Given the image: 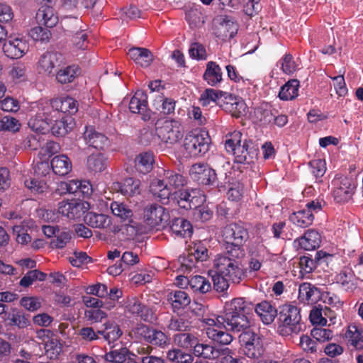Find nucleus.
Segmentation results:
<instances>
[{"instance_id":"f257e3e1","label":"nucleus","mask_w":363,"mask_h":363,"mask_svg":"<svg viewBox=\"0 0 363 363\" xmlns=\"http://www.w3.org/2000/svg\"><path fill=\"white\" fill-rule=\"evenodd\" d=\"M241 308L245 311L238 313L232 311L228 313L225 318L226 330L233 333H240L239 335V342L242 347L245 348L254 342H260L262 340L259 335L251 328L247 318V315L253 311L252 303L245 300V303H243ZM240 311L242 310L240 309Z\"/></svg>"},{"instance_id":"f03ea898","label":"nucleus","mask_w":363,"mask_h":363,"mask_svg":"<svg viewBox=\"0 0 363 363\" xmlns=\"http://www.w3.org/2000/svg\"><path fill=\"white\" fill-rule=\"evenodd\" d=\"M245 255V250L225 248V252L218 255L213 260L216 273L226 276L234 284L240 283L247 276V269L242 264Z\"/></svg>"},{"instance_id":"7ed1b4c3","label":"nucleus","mask_w":363,"mask_h":363,"mask_svg":"<svg viewBox=\"0 0 363 363\" xmlns=\"http://www.w3.org/2000/svg\"><path fill=\"white\" fill-rule=\"evenodd\" d=\"M242 134L235 130L226 135L225 147L228 152L235 157V162L240 164H250L258 155V148L252 140H242Z\"/></svg>"},{"instance_id":"20e7f679","label":"nucleus","mask_w":363,"mask_h":363,"mask_svg":"<svg viewBox=\"0 0 363 363\" xmlns=\"http://www.w3.org/2000/svg\"><path fill=\"white\" fill-rule=\"evenodd\" d=\"M187 180L182 174L172 170H164L162 179H154L150 184V191L163 204H168L171 194L184 187Z\"/></svg>"},{"instance_id":"39448f33","label":"nucleus","mask_w":363,"mask_h":363,"mask_svg":"<svg viewBox=\"0 0 363 363\" xmlns=\"http://www.w3.org/2000/svg\"><path fill=\"white\" fill-rule=\"evenodd\" d=\"M301 310L292 304H284L279 307L277 317V331L287 336L292 333H298L303 329Z\"/></svg>"},{"instance_id":"423d86ee","label":"nucleus","mask_w":363,"mask_h":363,"mask_svg":"<svg viewBox=\"0 0 363 363\" xmlns=\"http://www.w3.org/2000/svg\"><path fill=\"white\" fill-rule=\"evenodd\" d=\"M133 333L140 341L161 349L171 345V338L165 332L147 325L138 324L133 330Z\"/></svg>"},{"instance_id":"0eeeda50","label":"nucleus","mask_w":363,"mask_h":363,"mask_svg":"<svg viewBox=\"0 0 363 363\" xmlns=\"http://www.w3.org/2000/svg\"><path fill=\"white\" fill-rule=\"evenodd\" d=\"M222 236L225 244V249L245 250L243 244L248 240L249 233L242 223H232L224 227Z\"/></svg>"},{"instance_id":"6e6552de","label":"nucleus","mask_w":363,"mask_h":363,"mask_svg":"<svg viewBox=\"0 0 363 363\" xmlns=\"http://www.w3.org/2000/svg\"><path fill=\"white\" fill-rule=\"evenodd\" d=\"M210 138L205 131L188 133L184 140V147L190 157L203 156L208 150Z\"/></svg>"},{"instance_id":"1a4fd4ad","label":"nucleus","mask_w":363,"mask_h":363,"mask_svg":"<svg viewBox=\"0 0 363 363\" xmlns=\"http://www.w3.org/2000/svg\"><path fill=\"white\" fill-rule=\"evenodd\" d=\"M191 178L199 184L216 186L220 191L223 186L217 182V176L215 170L208 164L196 163L189 170Z\"/></svg>"},{"instance_id":"9d476101","label":"nucleus","mask_w":363,"mask_h":363,"mask_svg":"<svg viewBox=\"0 0 363 363\" xmlns=\"http://www.w3.org/2000/svg\"><path fill=\"white\" fill-rule=\"evenodd\" d=\"M144 221L152 228L160 229L166 226L169 220V212L157 203L147 205L144 209Z\"/></svg>"},{"instance_id":"9b49d317","label":"nucleus","mask_w":363,"mask_h":363,"mask_svg":"<svg viewBox=\"0 0 363 363\" xmlns=\"http://www.w3.org/2000/svg\"><path fill=\"white\" fill-rule=\"evenodd\" d=\"M333 196L337 203H346L352 199L356 188L354 181L347 177H335L332 182Z\"/></svg>"},{"instance_id":"f8f14e48","label":"nucleus","mask_w":363,"mask_h":363,"mask_svg":"<svg viewBox=\"0 0 363 363\" xmlns=\"http://www.w3.org/2000/svg\"><path fill=\"white\" fill-rule=\"evenodd\" d=\"M213 33L216 38L225 41L237 34L238 24L227 16H218L213 21Z\"/></svg>"},{"instance_id":"ddd939ff","label":"nucleus","mask_w":363,"mask_h":363,"mask_svg":"<svg viewBox=\"0 0 363 363\" xmlns=\"http://www.w3.org/2000/svg\"><path fill=\"white\" fill-rule=\"evenodd\" d=\"M156 133L162 142L170 145L177 143L183 138L182 125L175 120L165 121L156 128Z\"/></svg>"},{"instance_id":"4468645a","label":"nucleus","mask_w":363,"mask_h":363,"mask_svg":"<svg viewBox=\"0 0 363 363\" xmlns=\"http://www.w3.org/2000/svg\"><path fill=\"white\" fill-rule=\"evenodd\" d=\"M88 202L72 199L64 200L58 203V212L69 219H79L89 209Z\"/></svg>"},{"instance_id":"2eb2a0df","label":"nucleus","mask_w":363,"mask_h":363,"mask_svg":"<svg viewBox=\"0 0 363 363\" xmlns=\"http://www.w3.org/2000/svg\"><path fill=\"white\" fill-rule=\"evenodd\" d=\"M245 298H233L230 302H227L225 306V311L224 313L221 315H218L215 318H204L203 322L208 325L207 328H223L226 330L227 323L225 322V318L229 312L232 311L234 312H240V309L242 311H245L244 309H242V306L243 303H245Z\"/></svg>"},{"instance_id":"dca6fc26","label":"nucleus","mask_w":363,"mask_h":363,"mask_svg":"<svg viewBox=\"0 0 363 363\" xmlns=\"http://www.w3.org/2000/svg\"><path fill=\"white\" fill-rule=\"evenodd\" d=\"M223 100L220 102V107L233 117L240 118L247 113V105L244 100L231 93L224 94Z\"/></svg>"},{"instance_id":"f3484780","label":"nucleus","mask_w":363,"mask_h":363,"mask_svg":"<svg viewBox=\"0 0 363 363\" xmlns=\"http://www.w3.org/2000/svg\"><path fill=\"white\" fill-rule=\"evenodd\" d=\"M63 65H65V57L57 52H47L41 55L38 61L40 69L48 75L54 74Z\"/></svg>"},{"instance_id":"a211bd4d","label":"nucleus","mask_w":363,"mask_h":363,"mask_svg":"<svg viewBox=\"0 0 363 363\" xmlns=\"http://www.w3.org/2000/svg\"><path fill=\"white\" fill-rule=\"evenodd\" d=\"M129 109L133 113L141 115L144 121L151 118V111L148 108L147 96L142 90H138L130 100Z\"/></svg>"},{"instance_id":"6ab92c4d","label":"nucleus","mask_w":363,"mask_h":363,"mask_svg":"<svg viewBox=\"0 0 363 363\" xmlns=\"http://www.w3.org/2000/svg\"><path fill=\"white\" fill-rule=\"evenodd\" d=\"M334 255L323 250L315 252L314 258L311 255L302 256L300 258V266L306 273L312 272L318 265L325 264L328 265L333 261Z\"/></svg>"},{"instance_id":"aec40b11","label":"nucleus","mask_w":363,"mask_h":363,"mask_svg":"<svg viewBox=\"0 0 363 363\" xmlns=\"http://www.w3.org/2000/svg\"><path fill=\"white\" fill-rule=\"evenodd\" d=\"M125 309L128 312L145 322L151 323L155 320L152 310L147 306L143 304L137 298H128L125 303Z\"/></svg>"},{"instance_id":"412c9836","label":"nucleus","mask_w":363,"mask_h":363,"mask_svg":"<svg viewBox=\"0 0 363 363\" xmlns=\"http://www.w3.org/2000/svg\"><path fill=\"white\" fill-rule=\"evenodd\" d=\"M28 50L29 45L27 41L18 38L6 41L3 45L4 54L11 59L22 57Z\"/></svg>"},{"instance_id":"4be33fe9","label":"nucleus","mask_w":363,"mask_h":363,"mask_svg":"<svg viewBox=\"0 0 363 363\" xmlns=\"http://www.w3.org/2000/svg\"><path fill=\"white\" fill-rule=\"evenodd\" d=\"M321 242V236L318 231L308 229L303 235L294 240V245L297 248L304 250H313L319 247Z\"/></svg>"},{"instance_id":"5701e85b","label":"nucleus","mask_w":363,"mask_h":363,"mask_svg":"<svg viewBox=\"0 0 363 363\" xmlns=\"http://www.w3.org/2000/svg\"><path fill=\"white\" fill-rule=\"evenodd\" d=\"M86 143L96 150H104L107 147L110 141L103 133L96 131L92 127H86L84 133Z\"/></svg>"},{"instance_id":"b1692460","label":"nucleus","mask_w":363,"mask_h":363,"mask_svg":"<svg viewBox=\"0 0 363 363\" xmlns=\"http://www.w3.org/2000/svg\"><path fill=\"white\" fill-rule=\"evenodd\" d=\"M253 305V310L260 318L264 324L269 325L272 323L276 317H278L279 310L269 301H262L260 303Z\"/></svg>"},{"instance_id":"393cba45","label":"nucleus","mask_w":363,"mask_h":363,"mask_svg":"<svg viewBox=\"0 0 363 363\" xmlns=\"http://www.w3.org/2000/svg\"><path fill=\"white\" fill-rule=\"evenodd\" d=\"M186 196H190L189 190L179 189L177 191H174L173 193L171 194V197H169V203L172 201L174 203L178 205L181 208H184L186 210L196 208L201 205V200L195 198H192L190 203L186 201Z\"/></svg>"},{"instance_id":"a878e982","label":"nucleus","mask_w":363,"mask_h":363,"mask_svg":"<svg viewBox=\"0 0 363 363\" xmlns=\"http://www.w3.org/2000/svg\"><path fill=\"white\" fill-rule=\"evenodd\" d=\"M347 345L351 350H363V329L355 325H350L345 334Z\"/></svg>"},{"instance_id":"bb28decb","label":"nucleus","mask_w":363,"mask_h":363,"mask_svg":"<svg viewBox=\"0 0 363 363\" xmlns=\"http://www.w3.org/2000/svg\"><path fill=\"white\" fill-rule=\"evenodd\" d=\"M83 218L84 223L93 228H111V218L107 215L87 211Z\"/></svg>"},{"instance_id":"cd10ccee","label":"nucleus","mask_w":363,"mask_h":363,"mask_svg":"<svg viewBox=\"0 0 363 363\" xmlns=\"http://www.w3.org/2000/svg\"><path fill=\"white\" fill-rule=\"evenodd\" d=\"M203 79L211 86H216L223 81L221 67L216 62L209 61L206 63Z\"/></svg>"},{"instance_id":"c85d7f7f","label":"nucleus","mask_w":363,"mask_h":363,"mask_svg":"<svg viewBox=\"0 0 363 363\" xmlns=\"http://www.w3.org/2000/svg\"><path fill=\"white\" fill-rule=\"evenodd\" d=\"M223 348H217L216 347L206 343L198 342L196 347L193 350V354L199 358L205 359H216L221 357Z\"/></svg>"},{"instance_id":"c756f323","label":"nucleus","mask_w":363,"mask_h":363,"mask_svg":"<svg viewBox=\"0 0 363 363\" xmlns=\"http://www.w3.org/2000/svg\"><path fill=\"white\" fill-rule=\"evenodd\" d=\"M35 18L39 24L44 25L47 28H52L58 22V17L50 5H41L36 13Z\"/></svg>"},{"instance_id":"7c9ffc66","label":"nucleus","mask_w":363,"mask_h":363,"mask_svg":"<svg viewBox=\"0 0 363 363\" xmlns=\"http://www.w3.org/2000/svg\"><path fill=\"white\" fill-rule=\"evenodd\" d=\"M336 282L347 291H353L357 289L358 283L353 271L350 268L342 269L335 277Z\"/></svg>"},{"instance_id":"2f4dec72","label":"nucleus","mask_w":363,"mask_h":363,"mask_svg":"<svg viewBox=\"0 0 363 363\" xmlns=\"http://www.w3.org/2000/svg\"><path fill=\"white\" fill-rule=\"evenodd\" d=\"M128 55L136 64L143 67H147L153 60L152 52L145 48H132L129 49Z\"/></svg>"},{"instance_id":"473e14b6","label":"nucleus","mask_w":363,"mask_h":363,"mask_svg":"<svg viewBox=\"0 0 363 363\" xmlns=\"http://www.w3.org/2000/svg\"><path fill=\"white\" fill-rule=\"evenodd\" d=\"M205 18L203 8L200 5L194 4L186 10V20L191 28H201L204 24Z\"/></svg>"},{"instance_id":"72a5a7b5","label":"nucleus","mask_w":363,"mask_h":363,"mask_svg":"<svg viewBox=\"0 0 363 363\" xmlns=\"http://www.w3.org/2000/svg\"><path fill=\"white\" fill-rule=\"evenodd\" d=\"M320 291L310 283L300 284L298 289V299L307 304L315 303L320 298Z\"/></svg>"},{"instance_id":"f704fd0d","label":"nucleus","mask_w":363,"mask_h":363,"mask_svg":"<svg viewBox=\"0 0 363 363\" xmlns=\"http://www.w3.org/2000/svg\"><path fill=\"white\" fill-rule=\"evenodd\" d=\"M177 279L184 281L185 283H187L190 288L196 292L198 291L201 294H205L211 289V284L208 279L200 275L193 276L190 277V279L184 276H179Z\"/></svg>"},{"instance_id":"c9c22d12","label":"nucleus","mask_w":363,"mask_h":363,"mask_svg":"<svg viewBox=\"0 0 363 363\" xmlns=\"http://www.w3.org/2000/svg\"><path fill=\"white\" fill-rule=\"evenodd\" d=\"M167 301L171 303L174 312H176L187 306L191 298L186 291L174 290L168 294Z\"/></svg>"},{"instance_id":"e433bc0d","label":"nucleus","mask_w":363,"mask_h":363,"mask_svg":"<svg viewBox=\"0 0 363 363\" xmlns=\"http://www.w3.org/2000/svg\"><path fill=\"white\" fill-rule=\"evenodd\" d=\"M169 228L173 234L180 238L191 237L193 233V228L190 222L182 218H174Z\"/></svg>"},{"instance_id":"4c0bfd02","label":"nucleus","mask_w":363,"mask_h":363,"mask_svg":"<svg viewBox=\"0 0 363 363\" xmlns=\"http://www.w3.org/2000/svg\"><path fill=\"white\" fill-rule=\"evenodd\" d=\"M52 107L60 113H75L77 110V101L72 97H61L52 99Z\"/></svg>"},{"instance_id":"58836bf2","label":"nucleus","mask_w":363,"mask_h":363,"mask_svg":"<svg viewBox=\"0 0 363 363\" xmlns=\"http://www.w3.org/2000/svg\"><path fill=\"white\" fill-rule=\"evenodd\" d=\"M72 122L73 120L70 116H62L60 119L52 121L50 124V130L55 136H65L72 130Z\"/></svg>"},{"instance_id":"ea45409f","label":"nucleus","mask_w":363,"mask_h":363,"mask_svg":"<svg viewBox=\"0 0 363 363\" xmlns=\"http://www.w3.org/2000/svg\"><path fill=\"white\" fill-rule=\"evenodd\" d=\"M4 320L8 321L9 325L16 326L20 329L26 328L30 325L28 315L16 308L11 309L6 317H4Z\"/></svg>"},{"instance_id":"a19ab883","label":"nucleus","mask_w":363,"mask_h":363,"mask_svg":"<svg viewBox=\"0 0 363 363\" xmlns=\"http://www.w3.org/2000/svg\"><path fill=\"white\" fill-rule=\"evenodd\" d=\"M51 167L55 174L65 176L70 172L72 166L69 158L67 155H60L52 158Z\"/></svg>"},{"instance_id":"79ce46f5","label":"nucleus","mask_w":363,"mask_h":363,"mask_svg":"<svg viewBox=\"0 0 363 363\" xmlns=\"http://www.w3.org/2000/svg\"><path fill=\"white\" fill-rule=\"evenodd\" d=\"M116 185L118 191L125 196H134L140 193V182L138 179L129 177L122 182H118Z\"/></svg>"},{"instance_id":"37998d69","label":"nucleus","mask_w":363,"mask_h":363,"mask_svg":"<svg viewBox=\"0 0 363 363\" xmlns=\"http://www.w3.org/2000/svg\"><path fill=\"white\" fill-rule=\"evenodd\" d=\"M174 344L179 347L189 350L193 352L199 342L194 335L189 333H179L173 336Z\"/></svg>"},{"instance_id":"c03bdc74","label":"nucleus","mask_w":363,"mask_h":363,"mask_svg":"<svg viewBox=\"0 0 363 363\" xmlns=\"http://www.w3.org/2000/svg\"><path fill=\"white\" fill-rule=\"evenodd\" d=\"M78 67L74 65L60 67L55 72L57 82L65 84L72 82L77 76Z\"/></svg>"},{"instance_id":"a18cd8bd","label":"nucleus","mask_w":363,"mask_h":363,"mask_svg":"<svg viewBox=\"0 0 363 363\" xmlns=\"http://www.w3.org/2000/svg\"><path fill=\"white\" fill-rule=\"evenodd\" d=\"M299 81L291 79L281 87L279 97L283 101L293 100L298 95Z\"/></svg>"},{"instance_id":"49530a36","label":"nucleus","mask_w":363,"mask_h":363,"mask_svg":"<svg viewBox=\"0 0 363 363\" xmlns=\"http://www.w3.org/2000/svg\"><path fill=\"white\" fill-rule=\"evenodd\" d=\"M228 332L229 330H225L223 331L220 328H206V333L207 337L214 342H216L220 345H228L230 344L233 337Z\"/></svg>"},{"instance_id":"de8ad7c7","label":"nucleus","mask_w":363,"mask_h":363,"mask_svg":"<svg viewBox=\"0 0 363 363\" xmlns=\"http://www.w3.org/2000/svg\"><path fill=\"white\" fill-rule=\"evenodd\" d=\"M31 225L33 222L23 220L20 225L16 224L13 226V233L18 243L26 245L31 241V237L28 233V228Z\"/></svg>"},{"instance_id":"09e8293b","label":"nucleus","mask_w":363,"mask_h":363,"mask_svg":"<svg viewBox=\"0 0 363 363\" xmlns=\"http://www.w3.org/2000/svg\"><path fill=\"white\" fill-rule=\"evenodd\" d=\"M289 220L296 225L301 228H306L311 225L314 220L312 213L305 208L294 212L289 217Z\"/></svg>"},{"instance_id":"8fccbe9b","label":"nucleus","mask_w":363,"mask_h":363,"mask_svg":"<svg viewBox=\"0 0 363 363\" xmlns=\"http://www.w3.org/2000/svg\"><path fill=\"white\" fill-rule=\"evenodd\" d=\"M135 163L136 169L139 172L145 174L152 169L154 163L153 154L151 152H143L137 156Z\"/></svg>"},{"instance_id":"3c124183","label":"nucleus","mask_w":363,"mask_h":363,"mask_svg":"<svg viewBox=\"0 0 363 363\" xmlns=\"http://www.w3.org/2000/svg\"><path fill=\"white\" fill-rule=\"evenodd\" d=\"M104 325V329L98 330V333L109 343L119 339L123 334L119 325L116 323L107 322Z\"/></svg>"},{"instance_id":"603ef678","label":"nucleus","mask_w":363,"mask_h":363,"mask_svg":"<svg viewBox=\"0 0 363 363\" xmlns=\"http://www.w3.org/2000/svg\"><path fill=\"white\" fill-rule=\"evenodd\" d=\"M52 122L43 118L41 114H36L35 117L31 118L28 123L30 128L38 134H45L50 130V124Z\"/></svg>"},{"instance_id":"864d4df0","label":"nucleus","mask_w":363,"mask_h":363,"mask_svg":"<svg viewBox=\"0 0 363 363\" xmlns=\"http://www.w3.org/2000/svg\"><path fill=\"white\" fill-rule=\"evenodd\" d=\"M86 165L89 171L101 172L106 167V159L101 153L92 154L88 157Z\"/></svg>"},{"instance_id":"5fc2aeb1","label":"nucleus","mask_w":363,"mask_h":363,"mask_svg":"<svg viewBox=\"0 0 363 363\" xmlns=\"http://www.w3.org/2000/svg\"><path fill=\"white\" fill-rule=\"evenodd\" d=\"M224 94H226V92L208 88L202 93L201 101L203 106H207L211 101H213L220 106V102L223 100L225 96Z\"/></svg>"},{"instance_id":"6e6d98bb","label":"nucleus","mask_w":363,"mask_h":363,"mask_svg":"<svg viewBox=\"0 0 363 363\" xmlns=\"http://www.w3.org/2000/svg\"><path fill=\"white\" fill-rule=\"evenodd\" d=\"M191 328V322L181 316L172 317L167 324V328L172 331L185 333Z\"/></svg>"},{"instance_id":"4d7b16f0","label":"nucleus","mask_w":363,"mask_h":363,"mask_svg":"<svg viewBox=\"0 0 363 363\" xmlns=\"http://www.w3.org/2000/svg\"><path fill=\"white\" fill-rule=\"evenodd\" d=\"M72 239V232L67 229H62L57 232L55 238L50 242L52 248L62 249Z\"/></svg>"},{"instance_id":"13d9d810","label":"nucleus","mask_w":363,"mask_h":363,"mask_svg":"<svg viewBox=\"0 0 363 363\" xmlns=\"http://www.w3.org/2000/svg\"><path fill=\"white\" fill-rule=\"evenodd\" d=\"M264 351L262 342H254L252 345L243 348L244 354L247 357L256 361L257 363H260L262 362L259 359L262 357Z\"/></svg>"},{"instance_id":"bf43d9fd","label":"nucleus","mask_w":363,"mask_h":363,"mask_svg":"<svg viewBox=\"0 0 363 363\" xmlns=\"http://www.w3.org/2000/svg\"><path fill=\"white\" fill-rule=\"evenodd\" d=\"M72 35L73 45L79 50H84L87 47V35L84 30L81 29L67 30Z\"/></svg>"},{"instance_id":"052dcab7","label":"nucleus","mask_w":363,"mask_h":363,"mask_svg":"<svg viewBox=\"0 0 363 363\" xmlns=\"http://www.w3.org/2000/svg\"><path fill=\"white\" fill-rule=\"evenodd\" d=\"M111 209L113 214L123 220L130 219L133 216L132 211L123 203L113 201L111 204Z\"/></svg>"},{"instance_id":"680f3d73","label":"nucleus","mask_w":363,"mask_h":363,"mask_svg":"<svg viewBox=\"0 0 363 363\" xmlns=\"http://www.w3.org/2000/svg\"><path fill=\"white\" fill-rule=\"evenodd\" d=\"M299 345L306 352L315 353L318 351H322V348L319 347L316 340L313 339L311 335H303L301 336Z\"/></svg>"},{"instance_id":"e2e57ef3","label":"nucleus","mask_w":363,"mask_h":363,"mask_svg":"<svg viewBox=\"0 0 363 363\" xmlns=\"http://www.w3.org/2000/svg\"><path fill=\"white\" fill-rule=\"evenodd\" d=\"M128 353L129 351L126 347L112 350L105 354V359L111 362L123 363L126 360Z\"/></svg>"},{"instance_id":"0e129e2a","label":"nucleus","mask_w":363,"mask_h":363,"mask_svg":"<svg viewBox=\"0 0 363 363\" xmlns=\"http://www.w3.org/2000/svg\"><path fill=\"white\" fill-rule=\"evenodd\" d=\"M29 35L35 41L45 43L49 40L51 33L48 28L36 26L30 30Z\"/></svg>"},{"instance_id":"69168bd1","label":"nucleus","mask_w":363,"mask_h":363,"mask_svg":"<svg viewBox=\"0 0 363 363\" xmlns=\"http://www.w3.org/2000/svg\"><path fill=\"white\" fill-rule=\"evenodd\" d=\"M38 114H41L43 118L48 121L52 122L54 118H57V110L52 107V99L50 101H45L40 104L39 107V112Z\"/></svg>"},{"instance_id":"338daca9","label":"nucleus","mask_w":363,"mask_h":363,"mask_svg":"<svg viewBox=\"0 0 363 363\" xmlns=\"http://www.w3.org/2000/svg\"><path fill=\"white\" fill-rule=\"evenodd\" d=\"M311 337L318 342L323 343L332 339L333 333L331 330L323 328H314L311 331Z\"/></svg>"},{"instance_id":"774afa93","label":"nucleus","mask_w":363,"mask_h":363,"mask_svg":"<svg viewBox=\"0 0 363 363\" xmlns=\"http://www.w3.org/2000/svg\"><path fill=\"white\" fill-rule=\"evenodd\" d=\"M189 252L199 262H203L208 257V249L201 242L194 243Z\"/></svg>"}]
</instances>
